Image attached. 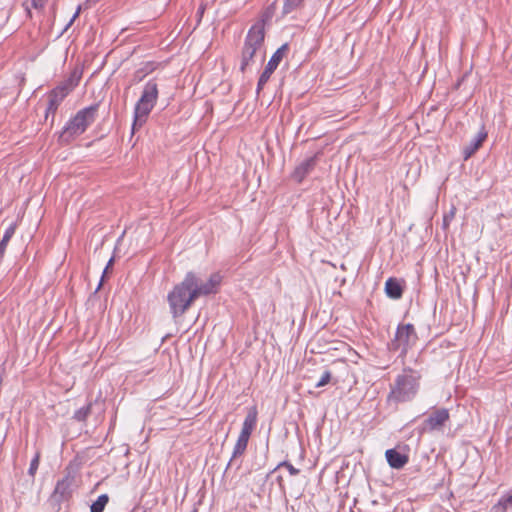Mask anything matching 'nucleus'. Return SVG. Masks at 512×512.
Listing matches in <instances>:
<instances>
[{
	"label": "nucleus",
	"mask_w": 512,
	"mask_h": 512,
	"mask_svg": "<svg viewBox=\"0 0 512 512\" xmlns=\"http://www.w3.org/2000/svg\"><path fill=\"white\" fill-rule=\"evenodd\" d=\"M193 272H188L183 281L174 286L167 295L170 312L173 318L182 316L196 300L193 293Z\"/></svg>",
	"instance_id": "nucleus-3"
},
{
	"label": "nucleus",
	"mask_w": 512,
	"mask_h": 512,
	"mask_svg": "<svg viewBox=\"0 0 512 512\" xmlns=\"http://www.w3.org/2000/svg\"><path fill=\"white\" fill-rule=\"evenodd\" d=\"M385 292L392 299H399L402 296L403 289L398 280L389 278L385 283Z\"/></svg>",
	"instance_id": "nucleus-16"
},
{
	"label": "nucleus",
	"mask_w": 512,
	"mask_h": 512,
	"mask_svg": "<svg viewBox=\"0 0 512 512\" xmlns=\"http://www.w3.org/2000/svg\"><path fill=\"white\" fill-rule=\"evenodd\" d=\"M91 412V404L83 406L75 411L73 418L77 421H85Z\"/></svg>",
	"instance_id": "nucleus-22"
},
{
	"label": "nucleus",
	"mask_w": 512,
	"mask_h": 512,
	"mask_svg": "<svg viewBox=\"0 0 512 512\" xmlns=\"http://www.w3.org/2000/svg\"><path fill=\"white\" fill-rule=\"evenodd\" d=\"M512 507V494L503 495L499 501L494 505V512H506Z\"/></svg>",
	"instance_id": "nucleus-18"
},
{
	"label": "nucleus",
	"mask_w": 512,
	"mask_h": 512,
	"mask_svg": "<svg viewBox=\"0 0 512 512\" xmlns=\"http://www.w3.org/2000/svg\"><path fill=\"white\" fill-rule=\"evenodd\" d=\"M331 378H332L331 372L329 370H325L322 373L319 381L315 384V387L320 388V387L327 385L331 381Z\"/></svg>",
	"instance_id": "nucleus-25"
},
{
	"label": "nucleus",
	"mask_w": 512,
	"mask_h": 512,
	"mask_svg": "<svg viewBox=\"0 0 512 512\" xmlns=\"http://www.w3.org/2000/svg\"><path fill=\"white\" fill-rule=\"evenodd\" d=\"M47 0H31V4L35 9L44 7Z\"/></svg>",
	"instance_id": "nucleus-28"
},
{
	"label": "nucleus",
	"mask_w": 512,
	"mask_h": 512,
	"mask_svg": "<svg viewBox=\"0 0 512 512\" xmlns=\"http://www.w3.org/2000/svg\"><path fill=\"white\" fill-rule=\"evenodd\" d=\"M304 0H284L283 2V14H290L294 10L300 8L303 4Z\"/></svg>",
	"instance_id": "nucleus-21"
},
{
	"label": "nucleus",
	"mask_w": 512,
	"mask_h": 512,
	"mask_svg": "<svg viewBox=\"0 0 512 512\" xmlns=\"http://www.w3.org/2000/svg\"><path fill=\"white\" fill-rule=\"evenodd\" d=\"M385 456L388 464L394 469H400L408 462V457L396 449H388Z\"/></svg>",
	"instance_id": "nucleus-13"
},
{
	"label": "nucleus",
	"mask_w": 512,
	"mask_h": 512,
	"mask_svg": "<svg viewBox=\"0 0 512 512\" xmlns=\"http://www.w3.org/2000/svg\"><path fill=\"white\" fill-rule=\"evenodd\" d=\"M67 95V90L60 86H57L50 92L48 95V104L46 107V118H48L49 115H55L59 105Z\"/></svg>",
	"instance_id": "nucleus-10"
},
{
	"label": "nucleus",
	"mask_w": 512,
	"mask_h": 512,
	"mask_svg": "<svg viewBox=\"0 0 512 512\" xmlns=\"http://www.w3.org/2000/svg\"><path fill=\"white\" fill-rule=\"evenodd\" d=\"M39 463H40V452L37 451L33 457V459L31 460L30 462V466H29V469H28V474L31 476V477H34L37 470H38V467H39Z\"/></svg>",
	"instance_id": "nucleus-23"
},
{
	"label": "nucleus",
	"mask_w": 512,
	"mask_h": 512,
	"mask_svg": "<svg viewBox=\"0 0 512 512\" xmlns=\"http://www.w3.org/2000/svg\"><path fill=\"white\" fill-rule=\"evenodd\" d=\"M265 31L261 23L254 24L248 31L241 53L240 71L251 70L258 62L262 63L266 56L264 45Z\"/></svg>",
	"instance_id": "nucleus-1"
},
{
	"label": "nucleus",
	"mask_w": 512,
	"mask_h": 512,
	"mask_svg": "<svg viewBox=\"0 0 512 512\" xmlns=\"http://www.w3.org/2000/svg\"><path fill=\"white\" fill-rule=\"evenodd\" d=\"M69 488V482L67 479L59 480L55 486L54 493L64 496Z\"/></svg>",
	"instance_id": "nucleus-24"
},
{
	"label": "nucleus",
	"mask_w": 512,
	"mask_h": 512,
	"mask_svg": "<svg viewBox=\"0 0 512 512\" xmlns=\"http://www.w3.org/2000/svg\"><path fill=\"white\" fill-rule=\"evenodd\" d=\"M79 12H80V7H78L77 11L74 13V15L72 16L71 20L69 21L68 25L67 26H70L74 20L78 17L79 15Z\"/></svg>",
	"instance_id": "nucleus-29"
},
{
	"label": "nucleus",
	"mask_w": 512,
	"mask_h": 512,
	"mask_svg": "<svg viewBox=\"0 0 512 512\" xmlns=\"http://www.w3.org/2000/svg\"><path fill=\"white\" fill-rule=\"evenodd\" d=\"M278 467H285L287 468L290 475L295 476L299 474V469L295 468L291 463L284 461L278 465Z\"/></svg>",
	"instance_id": "nucleus-27"
},
{
	"label": "nucleus",
	"mask_w": 512,
	"mask_h": 512,
	"mask_svg": "<svg viewBox=\"0 0 512 512\" xmlns=\"http://www.w3.org/2000/svg\"><path fill=\"white\" fill-rule=\"evenodd\" d=\"M16 231V224H11L9 227L6 228L4 235L2 237V240L0 241V257H2L5 253L6 247L10 241V239L13 237Z\"/></svg>",
	"instance_id": "nucleus-17"
},
{
	"label": "nucleus",
	"mask_w": 512,
	"mask_h": 512,
	"mask_svg": "<svg viewBox=\"0 0 512 512\" xmlns=\"http://www.w3.org/2000/svg\"><path fill=\"white\" fill-rule=\"evenodd\" d=\"M98 111V104L91 105L79 110L64 126L60 138L69 142L76 136L83 134L94 122Z\"/></svg>",
	"instance_id": "nucleus-5"
},
{
	"label": "nucleus",
	"mask_w": 512,
	"mask_h": 512,
	"mask_svg": "<svg viewBox=\"0 0 512 512\" xmlns=\"http://www.w3.org/2000/svg\"><path fill=\"white\" fill-rule=\"evenodd\" d=\"M112 263H113V258H111V259L108 261V263H107V265H106V267H105V269H104V272H103V273H105V272L108 270V268L111 266V264H112Z\"/></svg>",
	"instance_id": "nucleus-30"
},
{
	"label": "nucleus",
	"mask_w": 512,
	"mask_h": 512,
	"mask_svg": "<svg viewBox=\"0 0 512 512\" xmlns=\"http://www.w3.org/2000/svg\"><path fill=\"white\" fill-rule=\"evenodd\" d=\"M109 501L107 494H101L91 505L90 512H103Z\"/></svg>",
	"instance_id": "nucleus-19"
},
{
	"label": "nucleus",
	"mask_w": 512,
	"mask_h": 512,
	"mask_svg": "<svg viewBox=\"0 0 512 512\" xmlns=\"http://www.w3.org/2000/svg\"><path fill=\"white\" fill-rule=\"evenodd\" d=\"M288 45L284 44L281 47H279L274 54L271 56L270 60L268 61L264 71L261 73L258 83H257V94L260 93V91L263 89L265 84L269 81L271 75L278 67L279 63L282 61L285 51L287 50Z\"/></svg>",
	"instance_id": "nucleus-9"
},
{
	"label": "nucleus",
	"mask_w": 512,
	"mask_h": 512,
	"mask_svg": "<svg viewBox=\"0 0 512 512\" xmlns=\"http://www.w3.org/2000/svg\"><path fill=\"white\" fill-rule=\"evenodd\" d=\"M420 374L405 368L398 374L391 385L388 401L395 403L408 402L415 398L420 387Z\"/></svg>",
	"instance_id": "nucleus-2"
},
{
	"label": "nucleus",
	"mask_w": 512,
	"mask_h": 512,
	"mask_svg": "<svg viewBox=\"0 0 512 512\" xmlns=\"http://www.w3.org/2000/svg\"><path fill=\"white\" fill-rule=\"evenodd\" d=\"M158 85L155 80L145 83L141 96L134 106L132 133L140 129L147 121L158 99Z\"/></svg>",
	"instance_id": "nucleus-4"
},
{
	"label": "nucleus",
	"mask_w": 512,
	"mask_h": 512,
	"mask_svg": "<svg viewBox=\"0 0 512 512\" xmlns=\"http://www.w3.org/2000/svg\"><path fill=\"white\" fill-rule=\"evenodd\" d=\"M316 165V157L312 156L305 160H303L301 163H299L294 172H293V178L297 182H302L303 179L314 169Z\"/></svg>",
	"instance_id": "nucleus-11"
},
{
	"label": "nucleus",
	"mask_w": 512,
	"mask_h": 512,
	"mask_svg": "<svg viewBox=\"0 0 512 512\" xmlns=\"http://www.w3.org/2000/svg\"><path fill=\"white\" fill-rule=\"evenodd\" d=\"M249 438L250 436L248 435L241 433L239 434L238 439L234 445L232 457L228 463V466H230L237 457L244 454L248 445Z\"/></svg>",
	"instance_id": "nucleus-15"
},
{
	"label": "nucleus",
	"mask_w": 512,
	"mask_h": 512,
	"mask_svg": "<svg viewBox=\"0 0 512 512\" xmlns=\"http://www.w3.org/2000/svg\"><path fill=\"white\" fill-rule=\"evenodd\" d=\"M450 414L446 408H440L432 412L421 424V433L442 432L449 421Z\"/></svg>",
	"instance_id": "nucleus-7"
},
{
	"label": "nucleus",
	"mask_w": 512,
	"mask_h": 512,
	"mask_svg": "<svg viewBox=\"0 0 512 512\" xmlns=\"http://www.w3.org/2000/svg\"><path fill=\"white\" fill-rule=\"evenodd\" d=\"M418 337L412 324H399L394 339L391 341L390 349L400 351V355L404 356L417 342Z\"/></svg>",
	"instance_id": "nucleus-6"
},
{
	"label": "nucleus",
	"mask_w": 512,
	"mask_h": 512,
	"mask_svg": "<svg viewBox=\"0 0 512 512\" xmlns=\"http://www.w3.org/2000/svg\"><path fill=\"white\" fill-rule=\"evenodd\" d=\"M222 281V277L219 273L212 274L209 279L205 282H200L195 273H193V293H195L196 299L201 296H207L217 292Z\"/></svg>",
	"instance_id": "nucleus-8"
},
{
	"label": "nucleus",
	"mask_w": 512,
	"mask_h": 512,
	"mask_svg": "<svg viewBox=\"0 0 512 512\" xmlns=\"http://www.w3.org/2000/svg\"><path fill=\"white\" fill-rule=\"evenodd\" d=\"M456 208L454 206L451 207L448 213H445L443 217V228L447 229L453 218L455 217Z\"/></svg>",
	"instance_id": "nucleus-26"
},
{
	"label": "nucleus",
	"mask_w": 512,
	"mask_h": 512,
	"mask_svg": "<svg viewBox=\"0 0 512 512\" xmlns=\"http://www.w3.org/2000/svg\"><path fill=\"white\" fill-rule=\"evenodd\" d=\"M486 138L487 132L485 128L482 127L470 143L463 149L464 159L467 160L470 158L479 149Z\"/></svg>",
	"instance_id": "nucleus-12"
},
{
	"label": "nucleus",
	"mask_w": 512,
	"mask_h": 512,
	"mask_svg": "<svg viewBox=\"0 0 512 512\" xmlns=\"http://www.w3.org/2000/svg\"><path fill=\"white\" fill-rule=\"evenodd\" d=\"M79 80L80 75H78L76 72H73L70 77L59 86L65 88L69 94L78 85Z\"/></svg>",
	"instance_id": "nucleus-20"
},
{
	"label": "nucleus",
	"mask_w": 512,
	"mask_h": 512,
	"mask_svg": "<svg viewBox=\"0 0 512 512\" xmlns=\"http://www.w3.org/2000/svg\"><path fill=\"white\" fill-rule=\"evenodd\" d=\"M257 424V410L255 408H251L242 424L241 434H245L251 436L253 430L255 429Z\"/></svg>",
	"instance_id": "nucleus-14"
}]
</instances>
